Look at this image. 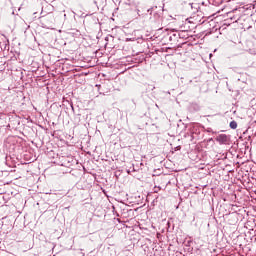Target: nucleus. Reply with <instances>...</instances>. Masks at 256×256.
<instances>
[{"label": "nucleus", "instance_id": "f257e3e1", "mask_svg": "<svg viewBox=\"0 0 256 256\" xmlns=\"http://www.w3.org/2000/svg\"><path fill=\"white\" fill-rule=\"evenodd\" d=\"M216 141L219 145H229L231 138L227 134H219L216 137Z\"/></svg>", "mask_w": 256, "mask_h": 256}, {"label": "nucleus", "instance_id": "f03ea898", "mask_svg": "<svg viewBox=\"0 0 256 256\" xmlns=\"http://www.w3.org/2000/svg\"><path fill=\"white\" fill-rule=\"evenodd\" d=\"M235 11H237V9H234V10L228 12L226 15H227L228 19L237 23V21H239V18H237V16L233 15V13H235Z\"/></svg>", "mask_w": 256, "mask_h": 256}, {"label": "nucleus", "instance_id": "7ed1b4c3", "mask_svg": "<svg viewBox=\"0 0 256 256\" xmlns=\"http://www.w3.org/2000/svg\"><path fill=\"white\" fill-rule=\"evenodd\" d=\"M230 128L231 129H237V121L233 120L230 122Z\"/></svg>", "mask_w": 256, "mask_h": 256}, {"label": "nucleus", "instance_id": "20e7f679", "mask_svg": "<svg viewBox=\"0 0 256 256\" xmlns=\"http://www.w3.org/2000/svg\"><path fill=\"white\" fill-rule=\"evenodd\" d=\"M36 9H38V11H41V13H43V6L42 5L36 6Z\"/></svg>", "mask_w": 256, "mask_h": 256}, {"label": "nucleus", "instance_id": "39448f33", "mask_svg": "<svg viewBox=\"0 0 256 256\" xmlns=\"http://www.w3.org/2000/svg\"><path fill=\"white\" fill-rule=\"evenodd\" d=\"M155 9H157V6L152 7L151 9H149V10H148V13H150V15H151V13H153V11H155Z\"/></svg>", "mask_w": 256, "mask_h": 256}, {"label": "nucleus", "instance_id": "423d86ee", "mask_svg": "<svg viewBox=\"0 0 256 256\" xmlns=\"http://www.w3.org/2000/svg\"><path fill=\"white\" fill-rule=\"evenodd\" d=\"M33 15H37V12L34 11V12H33Z\"/></svg>", "mask_w": 256, "mask_h": 256}]
</instances>
